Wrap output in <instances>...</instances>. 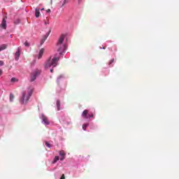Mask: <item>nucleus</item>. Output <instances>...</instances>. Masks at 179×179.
Segmentation results:
<instances>
[{"instance_id": "obj_1", "label": "nucleus", "mask_w": 179, "mask_h": 179, "mask_svg": "<svg viewBox=\"0 0 179 179\" xmlns=\"http://www.w3.org/2000/svg\"><path fill=\"white\" fill-rule=\"evenodd\" d=\"M58 61H59V57L58 55L55 56H51L46 62L45 68H52L50 69V72H54V68L58 65Z\"/></svg>"}, {"instance_id": "obj_2", "label": "nucleus", "mask_w": 179, "mask_h": 179, "mask_svg": "<svg viewBox=\"0 0 179 179\" xmlns=\"http://www.w3.org/2000/svg\"><path fill=\"white\" fill-rule=\"evenodd\" d=\"M65 37H66V34H62L57 43V52L59 55H64V52L66 51V45L64 44V40H65Z\"/></svg>"}, {"instance_id": "obj_3", "label": "nucleus", "mask_w": 179, "mask_h": 179, "mask_svg": "<svg viewBox=\"0 0 179 179\" xmlns=\"http://www.w3.org/2000/svg\"><path fill=\"white\" fill-rule=\"evenodd\" d=\"M33 94V90H28V95L26 96V94L24 92L22 93V96L20 99V103L21 104H27V102L29 100H30V97H31V95Z\"/></svg>"}, {"instance_id": "obj_4", "label": "nucleus", "mask_w": 179, "mask_h": 179, "mask_svg": "<svg viewBox=\"0 0 179 179\" xmlns=\"http://www.w3.org/2000/svg\"><path fill=\"white\" fill-rule=\"evenodd\" d=\"M40 73H41V71L39 69H36L34 72H32L30 76V82H34Z\"/></svg>"}, {"instance_id": "obj_5", "label": "nucleus", "mask_w": 179, "mask_h": 179, "mask_svg": "<svg viewBox=\"0 0 179 179\" xmlns=\"http://www.w3.org/2000/svg\"><path fill=\"white\" fill-rule=\"evenodd\" d=\"M40 118L43 125H45V127H47V125H50V120H48V117H47L44 114H42Z\"/></svg>"}, {"instance_id": "obj_6", "label": "nucleus", "mask_w": 179, "mask_h": 179, "mask_svg": "<svg viewBox=\"0 0 179 179\" xmlns=\"http://www.w3.org/2000/svg\"><path fill=\"white\" fill-rule=\"evenodd\" d=\"M50 33H51V29H50L49 31L47 32L46 34L43 36V38L41 40L40 46L44 44V43L45 42V40H47V38H48V36H50Z\"/></svg>"}, {"instance_id": "obj_7", "label": "nucleus", "mask_w": 179, "mask_h": 179, "mask_svg": "<svg viewBox=\"0 0 179 179\" xmlns=\"http://www.w3.org/2000/svg\"><path fill=\"white\" fill-rule=\"evenodd\" d=\"M89 110H85L82 113V117H84L85 120H89Z\"/></svg>"}, {"instance_id": "obj_8", "label": "nucleus", "mask_w": 179, "mask_h": 179, "mask_svg": "<svg viewBox=\"0 0 179 179\" xmlns=\"http://www.w3.org/2000/svg\"><path fill=\"white\" fill-rule=\"evenodd\" d=\"M1 27L4 30L6 29V17H4L1 22Z\"/></svg>"}, {"instance_id": "obj_9", "label": "nucleus", "mask_w": 179, "mask_h": 179, "mask_svg": "<svg viewBox=\"0 0 179 179\" xmlns=\"http://www.w3.org/2000/svg\"><path fill=\"white\" fill-rule=\"evenodd\" d=\"M64 79H65V76H64V75H60L57 79V85H59V83H61V82H62Z\"/></svg>"}, {"instance_id": "obj_10", "label": "nucleus", "mask_w": 179, "mask_h": 179, "mask_svg": "<svg viewBox=\"0 0 179 179\" xmlns=\"http://www.w3.org/2000/svg\"><path fill=\"white\" fill-rule=\"evenodd\" d=\"M20 57V50L18 49L15 52V61H19V58Z\"/></svg>"}, {"instance_id": "obj_11", "label": "nucleus", "mask_w": 179, "mask_h": 179, "mask_svg": "<svg viewBox=\"0 0 179 179\" xmlns=\"http://www.w3.org/2000/svg\"><path fill=\"white\" fill-rule=\"evenodd\" d=\"M43 54H44V48H41L39 51V54L38 56V59H40L43 57Z\"/></svg>"}, {"instance_id": "obj_12", "label": "nucleus", "mask_w": 179, "mask_h": 179, "mask_svg": "<svg viewBox=\"0 0 179 179\" xmlns=\"http://www.w3.org/2000/svg\"><path fill=\"white\" fill-rule=\"evenodd\" d=\"M66 2H68V0H64L63 1H60L59 3V5L60 8H64V6L66 3Z\"/></svg>"}, {"instance_id": "obj_13", "label": "nucleus", "mask_w": 179, "mask_h": 179, "mask_svg": "<svg viewBox=\"0 0 179 179\" xmlns=\"http://www.w3.org/2000/svg\"><path fill=\"white\" fill-rule=\"evenodd\" d=\"M35 16H36V17H40V8H36Z\"/></svg>"}, {"instance_id": "obj_14", "label": "nucleus", "mask_w": 179, "mask_h": 179, "mask_svg": "<svg viewBox=\"0 0 179 179\" xmlns=\"http://www.w3.org/2000/svg\"><path fill=\"white\" fill-rule=\"evenodd\" d=\"M7 45L6 44H3L0 46V51H3V50H6Z\"/></svg>"}, {"instance_id": "obj_15", "label": "nucleus", "mask_w": 179, "mask_h": 179, "mask_svg": "<svg viewBox=\"0 0 179 179\" xmlns=\"http://www.w3.org/2000/svg\"><path fill=\"white\" fill-rule=\"evenodd\" d=\"M58 160H59V157L56 156L55 157L53 161H52V164H55V163H57V162H58Z\"/></svg>"}, {"instance_id": "obj_16", "label": "nucleus", "mask_w": 179, "mask_h": 179, "mask_svg": "<svg viewBox=\"0 0 179 179\" xmlns=\"http://www.w3.org/2000/svg\"><path fill=\"white\" fill-rule=\"evenodd\" d=\"M60 107H61V103L59 102V100H57V108L58 111H59L61 110Z\"/></svg>"}, {"instance_id": "obj_17", "label": "nucleus", "mask_w": 179, "mask_h": 179, "mask_svg": "<svg viewBox=\"0 0 179 179\" xmlns=\"http://www.w3.org/2000/svg\"><path fill=\"white\" fill-rule=\"evenodd\" d=\"M59 156L65 157V156L66 155V154L65 153V152L64 150H62L59 152Z\"/></svg>"}, {"instance_id": "obj_18", "label": "nucleus", "mask_w": 179, "mask_h": 179, "mask_svg": "<svg viewBox=\"0 0 179 179\" xmlns=\"http://www.w3.org/2000/svg\"><path fill=\"white\" fill-rule=\"evenodd\" d=\"M87 127H89V123H85L83 124V131H86V128H87Z\"/></svg>"}, {"instance_id": "obj_19", "label": "nucleus", "mask_w": 179, "mask_h": 179, "mask_svg": "<svg viewBox=\"0 0 179 179\" xmlns=\"http://www.w3.org/2000/svg\"><path fill=\"white\" fill-rule=\"evenodd\" d=\"M15 99V96H13V94H10V101L12 103Z\"/></svg>"}, {"instance_id": "obj_20", "label": "nucleus", "mask_w": 179, "mask_h": 179, "mask_svg": "<svg viewBox=\"0 0 179 179\" xmlns=\"http://www.w3.org/2000/svg\"><path fill=\"white\" fill-rule=\"evenodd\" d=\"M15 24H19L20 23V20L17 19L14 21Z\"/></svg>"}, {"instance_id": "obj_21", "label": "nucleus", "mask_w": 179, "mask_h": 179, "mask_svg": "<svg viewBox=\"0 0 179 179\" xmlns=\"http://www.w3.org/2000/svg\"><path fill=\"white\" fill-rule=\"evenodd\" d=\"M10 82H12V83H15V82H17V79L15 78H12Z\"/></svg>"}, {"instance_id": "obj_22", "label": "nucleus", "mask_w": 179, "mask_h": 179, "mask_svg": "<svg viewBox=\"0 0 179 179\" xmlns=\"http://www.w3.org/2000/svg\"><path fill=\"white\" fill-rule=\"evenodd\" d=\"M45 146H47V148H51V144H50L48 142L45 141Z\"/></svg>"}, {"instance_id": "obj_23", "label": "nucleus", "mask_w": 179, "mask_h": 179, "mask_svg": "<svg viewBox=\"0 0 179 179\" xmlns=\"http://www.w3.org/2000/svg\"><path fill=\"white\" fill-rule=\"evenodd\" d=\"M94 117V114H93V113H90V115H88V119L93 118Z\"/></svg>"}, {"instance_id": "obj_24", "label": "nucleus", "mask_w": 179, "mask_h": 179, "mask_svg": "<svg viewBox=\"0 0 179 179\" xmlns=\"http://www.w3.org/2000/svg\"><path fill=\"white\" fill-rule=\"evenodd\" d=\"M24 44L25 47H30V43H29L27 41H26Z\"/></svg>"}, {"instance_id": "obj_25", "label": "nucleus", "mask_w": 179, "mask_h": 179, "mask_svg": "<svg viewBox=\"0 0 179 179\" xmlns=\"http://www.w3.org/2000/svg\"><path fill=\"white\" fill-rule=\"evenodd\" d=\"M111 64H114V59H112L109 62V66H111Z\"/></svg>"}, {"instance_id": "obj_26", "label": "nucleus", "mask_w": 179, "mask_h": 179, "mask_svg": "<svg viewBox=\"0 0 179 179\" xmlns=\"http://www.w3.org/2000/svg\"><path fill=\"white\" fill-rule=\"evenodd\" d=\"M0 66H3V62L0 60Z\"/></svg>"}, {"instance_id": "obj_27", "label": "nucleus", "mask_w": 179, "mask_h": 179, "mask_svg": "<svg viewBox=\"0 0 179 179\" xmlns=\"http://www.w3.org/2000/svg\"><path fill=\"white\" fill-rule=\"evenodd\" d=\"M61 162H63V160H65V157H62L60 158Z\"/></svg>"}, {"instance_id": "obj_28", "label": "nucleus", "mask_w": 179, "mask_h": 179, "mask_svg": "<svg viewBox=\"0 0 179 179\" xmlns=\"http://www.w3.org/2000/svg\"><path fill=\"white\" fill-rule=\"evenodd\" d=\"M60 179H65V175H62Z\"/></svg>"}, {"instance_id": "obj_29", "label": "nucleus", "mask_w": 179, "mask_h": 179, "mask_svg": "<svg viewBox=\"0 0 179 179\" xmlns=\"http://www.w3.org/2000/svg\"><path fill=\"white\" fill-rule=\"evenodd\" d=\"M46 12H47L48 13H50V12H51V10H50V9H48V10H46Z\"/></svg>"}, {"instance_id": "obj_30", "label": "nucleus", "mask_w": 179, "mask_h": 179, "mask_svg": "<svg viewBox=\"0 0 179 179\" xmlns=\"http://www.w3.org/2000/svg\"><path fill=\"white\" fill-rule=\"evenodd\" d=\"M2 75V70H0V76Z\"/></svg>"}, {"instance_id": "obj_31", "label": "nucleus", "mask_w": 179, "mask_h": 179, "mask_svg": "<svg viewBox=\"0 0 179 179\" xmlns=\"http://www.w3.org/2000/svg\"><path fill=\"white\" fill-rule=\"evenodd\" d=\"M45 24H48V22L45 21Z\"/></svg>"}, {"instance_id": "obj_32", "label": "nucleus", "mask_w": 179, "mask_h": 179, "mask_svg": "<svg viewBox=\"0 0 179 179\" xmlns=\"http://www.w3.org/2000/svg\"><path fill=\"white\" fill-rule=\"evenodd\" d=\"M56 168H54L53 169H52V171H54V170H55Z\"/></svg>"}, {"instance_id": "obj_33", "label": "nucleus", "mask_w": 179, "mask_h": 179, "mask_svg": "<svg viewBox=\"0 0 179 179\" xmlns=\"http://www.w3.org/2000/svg\"><path fill=\"white\" fill-rule=\"evenodd\" d=\"M80 1H81V0H78V3H80Z\"/></svg>"}, {"instance_id": "obj_34", "label": "nucleus", "mask_w": 179, "mask_h": 179, "mask_svg": "<svg viewBox=\"0 0 179 179\" xmlns=\"http://www.w3.org/2000/svg\"><path fill=\"white\" fill-rule=\"evenodd\" d=\"M103 48V50H106V48Z\"/></svg>"}, {"instance_id": "obj_35", "label": "nucleus", "mask_w": 179, "mask_h": 179, "mask_svg": "<svg viewBox=\"0 0 179 179\" xmlns=\"http://www.w3.org/2000/svg\"><path fill=\"white\" fill-rule=\"evenodd\" d=\"M41 10H44V8H42Z\"/></svg>"}, {"instance_id": "obj_36", "label": "nucleus", "mask_w": 179, "mask_h": 179, "mask_svg": "<svg viewBox=\"0 0 179 179\" xmlns=\"http://www.w3.org/2000/svg\"><path fill=\"white\" fill-rule=\"evenodd\" d=\"M4 1H8V0H4Z\"/></svg>"}]
</instances>
